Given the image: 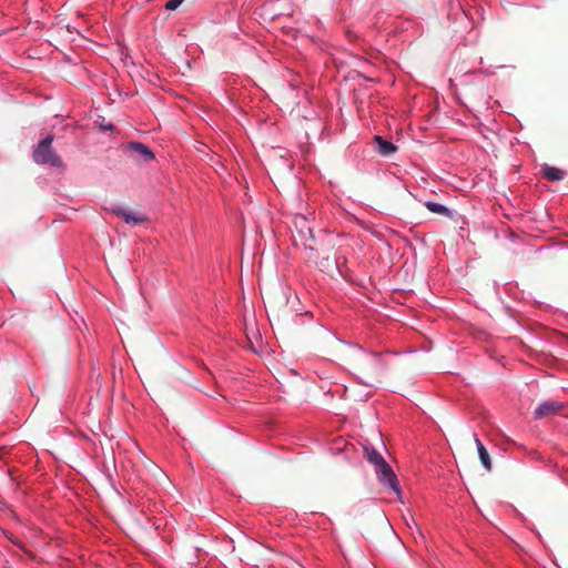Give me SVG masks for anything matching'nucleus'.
<instances>
[{
    "label": "nucleus",
    "instance_id": "obj_13",
    "mask_svg": "<svg viewBox=\"0 0 568 568\" xmlns=\"http://www.w3.org/2000/svg\"><path fill=\"white\" fill-rule=\"evenodd\" d=\"M102 129L105 131H112L114 129V125L112 123H108L102 125Z\"/></svg>",
    "mask_w": 568,
    "mask_h": 568
},
{
    "label": "nucleus",
    "instance_id": "obj_2",
    "mask_svg": "<svg viewBox=\"0 0 568 568\" xmlns=\"http://www.w3.org/2000/svg\"><path fill=\"white\" fill-rule=\"evenodd\" d=\"M53 138L47 135L34 148L32 159L37 164L61 168L63 165L60 156L52 149Z\"/></svg>",
    "mask_w": 568,
    "mask_h": 568
},
{
    "label": "nucleus",
    "instance_id": "obj_7",
    "mask_svg": "<svg viewBox=\"0 0 568 568\" xmlns=\"http://www.w3.org/2000/svg\"><path fill=\"white\" fill-rule=\"evenodd\" d=\"M112 212L121 216L128 224H138L145 220L143 215H136L130 211H126L120 206L113 207Z\"/></svg>",
    "mask_w": 568,
    "mask_h": 568
},
{
    "label": "nucleus",
    "instance_id": "obj_3",
    "mask_svg": "<svg viewBox=\"0 0 568 568\" xmlns=\"http://www.w3.org/2000/svg\"><path fill=\"white\" fill-rule=\"evenodd\" d=\"M124 154L139 163H149L154 159L153 151L142 142H129L123 148Z\"/></svg>",
    "mask_w": 568,
    "mask_h": 568
},
{
    "label": "nucleus",
    "instance_id": "obj_11",
    "mask_svg": "<svg viewBox=\"0 0 568 568\" xmlns=\"http://www.w3.org/2000/svg\"><path fill=\"white\" fill-rule=\"evenodd\" d=\"M183 2V0H169L165 3V9L169 11H173L180 7V4Z\"/></svg>",
    "mask_w": 568,
    "mask_h": 568
},
{
    "label": "nucleus",
    "instance_id": "obj_6",
    "mask_svg": "<svg viewBox=\"0 0 568 568\" xmlns=\"http://www.w3.org/2000/svg\"><path fill=\"white\" fill-rule=\"evenodd\" d=\"M474 440L476 444L478 457L480 459L481 465L484 466L485 469L490 470L491 469V459H490L488 450L486 449L485 445L479 439L477 434H474Z\"/></svg>",
    "mask_w": 568,
    "mask_h": 568
},
{
    "label": "nucleus",
    "instance_id": "obj_1",
    "mask_svg": "<svg viewBox=\"0 0 568 568\" xmlns=\"http://www.w3.org/2000/svg\"><path fill=\"white\" fill-rule=\"evenodd\" d=\"M364 452L367 460L375 467L379 481L397 496H400L402 490L397 477L381 453L368 446L364 447Z\"/></svg>",
    "mask_w": 568,
    "mask_h": 568
},
{
    "label": "nucleus",
    "instance_id": "obj_9",
    "mask_svg": "<svg viewBox=\"0 0 568 568\" xmlns=\"http://www.w3.org/2000/svg\"><path fill=\"white\" fill-rule=\"evenodd\" d=\"M542 175L551 182L560 181L565 178V172L558 168L545 164L541 168Z\"/></svg>",
    "mask_w": 568,
    "mask_h": 568
},
{
    "label": "nucleus",
    "instance_id": "obj_12",
    "mask_svg": "<svg viewBox=\"0 0 568 568\" xmlns=\"http://www.w3.org/2000/svg\"><path fill=\"white\" fill-rule=\"evenodd\" d=\"M355 379H356V382H357L358 384H361V385H365V386H368V387H373V386H374V384H373V383H368V382H366V381L362 379L359 376H356V377H355Z\"/></svg>",
    "mask_w": 568,
    "mask_h": 568
},
{
    "label": "nucleus",
    "instance_id": "obj_10",
    "mask_svg": "<svg viewBox=\"0 0 568 568\" xmlns=\"http://www.w3.org/2000/svg\"><path fill=\"white\" fill-rule=\"evenodd\" d=\"M425 206L432 212V213H435V214H440V215H445V216H449L450 215V210L442 204V203H438V202H433V201H427L425 203Z\"/></svg>",
    "mask_w": 568,
    "mask_h": 568
},
{
    "label": "nucleus",
    "instance_id": "obj_8",
    "mask_svg": "<svg viewBox=\"0 0 568 568\" xmlns=\"http://www.w3.org/2000/svg\"><path fill=\"white\" fill-rule=\"evenodd\" d=\"M374 140L377 144V152L383 156H389V155L394 154L397 150V148L394 143L384 140L379 135H375Z\"/></svg>",
    "mask_w": 568,
    "mask_h": 568
},
{
    "label": "nucleus",
    "instance_id": "obj_15",
    "mask_svg": "<svg viewBox=\"0 0 568 568\" xmlns=\"http://www.w3.org/2000/svg\"><path fill=\"white\" fill-rule=\"evenodd\" d=\"M369 354H371L372 356H374V357H376V358H377V354H376V353L372 352V353H369Z\"/></svg>",
    "mask_w": 568,
    "mask_h": 568
},
{
    "label": "nucleus",
    "instance_id": "obj_5",
    "mask_svg": "<svg viewBox=\"0 0 568 568\" xmlns=\"http://www.w3.org/2000/svg\"><path fill=\"white\" fill-rule=\"evenodd\" d=\"M562 407L564 404L561 402L554 399L544 400L539 403L535 408L534 416L536 419L552 416L557 414Z\"/></svg>",
    "mask_w": 568,
    "mask_h": 568
},
{
    "label": "nucleus",
    "instance_id": "obj_4",
    "mask_svg": "<svg viewBox=\"0 0 568 568\" xmlns=\"http://www.w3.org/2000/svg\"><path fill=\"white\" fill-rule=\"evenodd\" d=\"M295 227L304 245V248L313 253L315 250L313 246V243L315 242V236L308 220L305 216H297L295 220ZM307 257L311 258L312 254H310Z\"/></svg>",
    "mask_w": 568,
    "mask_h": 568
},
{
    "label": "nucleus",
    "instance_id": "obj_14",
    "mask_svg": "<svg viewBox=\"0 0 568 568\" xmlns=\"http://www.w3.org/2000/svg\"><path fill=\"white\" fill-rule=\"evenodd\" d=\"M347 345L351 347L357 348L358 351H363V347L361 345L352 344V343H348Z\"/></svg>",
    "mask_w": 568,
    "mask_h": 568
}]
</instances>
